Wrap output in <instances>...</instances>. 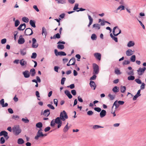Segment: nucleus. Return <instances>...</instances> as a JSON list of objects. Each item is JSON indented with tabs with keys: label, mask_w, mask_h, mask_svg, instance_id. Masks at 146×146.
Returning a JSON list of instances; mask_svg holds the SVG:
<instances>
[{
	"label": "nucleus",
	"mask_w": 146,
	"mask_h": 146,
	"mask_svg": "<svg viewBox=\"0 0 146 146\" xmlns=\"http://www.w3.org/2000/svg\"><path fill=\"white\" fill-rule=\"evenodd\" d=\"M23 74L25 78H28L30 76L29 72L27 70H26L23 72Z\"/></svg>",
	"instance_id": "nucleus-12"
},
{
	"label": "nucleus",
	"mask_w": 146,
	"mask_h": 146,
	"mask_svg": "<svg viewBox=\"0 0 146 146\" xmlns=\"http://www.w3.org/2000/svg\"><path fill=\"white\" fill-rule=\"evenodd\" d=\"M19 118V117L17 115H13L12 116V118L15 120H17Z\"/></svg>",
	"instance_id": "nucleus-58"
},
{
	"label": "nucleus",
	"mask_w": 146,
	"mask_h": 146,
	"mask_svg": "<svg viewBox=\"0 0 146 146\" xmlns=\"http://www.w3.org/2000/svg\"><path fill=\"white\" fill-rule=\"evenodd\" d=\"M63 117H64V118L66 119L68 118V116L64 110L63 111V112H61L60 113V117H59L60 118Z\"/></svg>",
	"instance_id": "nucleus-10"
},
{
	"label": "nucleus",
	"mask_w": 146,
	"mask_h": 146,
	"mask_svg": "<svg viewBox=\"0 0 146 146\" xmlns=\"http://www.w3.org/2000/svg\"><path fill=\"white\" fill-rule=\"evenodd\" d=\"M0 135L4 136L6 140L8 139L9 138V137L8 136L7 132L5 131H1L0 133Z\"/></svg>",
	"instance_id": "nucleus-7"
},
{
	"label": "nucleus",
	"mask_w": 146,
	"mask_h": 146,
	"mask_svg": "<svg viewBox=\"0 0 146 146\" xmlns=\"http://www.w3.org/2000/svg\"><path fill=\"white\" fill-rule=\"evenodd\" d=\"M115 74L119 75L121 74L120 70L118 68L115 69Z\"/></svg>",
	"instance_id": "nucleus-36"
},
{
	"label": "nucleus",
	"mask_w": 146,
	"mask_h": 146,
	"mask_svg": "<svg viewBox=\"0 0 146 146\" xmlns=\"http://www.w3.org/2000/svg\"><path fill=\"white\" fill-rule=\"evenodd\" d=\"M54 104L56 106L58 105V100L57 99H54L53 100Z\"/></svg>",
	"instance_id": "nucleus-62"
},
{
	"label": "nucleus",
	"mask_w": 146,
	"mask_h": 146,
	"mask_svg": "<svg viewBox=\"0 0 146 146\" xmlns=\"http://www.w3.org/2000/svg\"><path fill=\"white\" fill-rule=\"evenodd\" d=\"M94 55L96 59L100 60L101 59V54L99 53H95L94 54Z\"/></svg>",
	"instance_id": "nucleus-15"
},
{
	"label": "nucleus",
	"mask_w": 146,
	"mask_h": 146,
	"mask_svg": "<svg viewBox=\"0 0 146 146\" xmlns=\"http://www.w3.org/2000/svg\"><path fill=\"white\" fill-rule=\"evenodd\" d=\"M42 129H40L38 130L36 135L35 137V140H38L39 138L43 137V134L42 132Z\"/></svg>",
	"instance_id": "nucleus-3"
},
{
	"label": "nucleus",
	"mask_w": 146,
	"mask_h": 146,
	"mask_svg": "<svg viewBox=\"0 0 146 146\" xmlns=\"http://www.w3.org/2000/svg\"><path fill=\"white\" fill-rule=\"evenodd\" d=\"M55 122L57 124L58 123H62V121H61V119L59 117H56L55 119Z\"/></svg>",
	"instance_id": "nucleus-24"
},
{
	"label": "nucleus",
	"mask_w": 146,
	"mask_h": 146,
	"mask_svg": "<svg viewBox=\"0 0 146 146\" xmlns=\"http://www.w3.org/2000/svg\"><path fill=\"white\" fill-rule=\"evenodd\" d=\"M130 63V61L128 60H125L123 62V65H127L129 64Z\"/></svg>",
	"instance_id": "nucleus-45"
},
{
	"label": "nucleus",
	"mask_w": 146,
	"mask_h": 146,
	"mask_svg": "<svg viewBox=\"0 0 146 146\" xmlns=\"http://www.w3.org/2000/svg\"><path fill=\"white\" fill-rule=\"evenodd\" d=\"M135 43L132 41H130L127 44V46L128 47H131L134 46L135 45Z\"/></svg>",
	"instance_id": "nucleus-23"
},
{
	"label": "nucleus",
	"mask_w": 146,
	"mask_h": 146,
	"mask_svg": "<svg viewBox=\"0 0 146 146\" xmlns=\"http://www.w3.org/2000/svg\"><path fill=\"white\" fill-rule=\"evenodd\" d=\"M141 84L140 86L141 89L143 90L145 88V84L144 83H143Z\"/></svg>",
	"instance_id": "nucleus-61"
},
{
	"label": "nucleus",
	"mask_w": 146,
	"mask_h": 146,
	"mask_svg": "<svg viewBox=\"0 0 146 146\" xmlns=\"http://www.w3.org/2000/svg\"><path fill=\"white\" fill-rule=\"evenodd\" d=\"M76 59L74 58H72L69 60L68 63L67 64V66H69L70 65H74L75 64Z\"/></svg>",
	"instance_id": "nucleus-8"
},
{
	"label": "nucleus",
	"mask_w": 146,
	"mask_h": 146,
	"mask_svg": "<svg viewBox=\"0 0 146 146\" xmlns=\"http://www.w3.org/2000/svg\"><path fill=\"white\" fill-rule=\"evenodd\" d=\"M93 113L94 112L92 111H89L87 112V114L89 116L92 115Z\"/></svg>",
	"instance_id": "nucleus-54"
},
{
	"label": "nucleus",
	"mask_w": 146,
	"mask_h": 146,
	"mask_svg": "<svg viewBox=\"0 0 146 146\" xmlns=\"http://www.w3.org/2000/svg\"><path fill=\"white\" fill-rule=\"evenodd\" d=\"M47 106L50 108L52 110H54L55 109L54 107L51 104H48L47 105Z\"/></svg>",
	"instance_id": "nucleus-56"
},
{
	"label": "nucleus",
	"mask_w": 146,
	"mask_h": 146,
	"mask_svg": "<svg viewBox=\"0 0 146 146\" xmlns=\"http://www.w3.org/2000/svg\"><path fill=\"white\" fill-rule=\"evenodd\" d=\"M95 111L98 112H100L101 111V109L99 107H96L94 108Z\"/></svg>",
	"instance_id": "nucleus-52"
},
{
	"label": "nucleus",
	"mask_w": 146,
	"mask_h": 146,
	"mask_svg": "<svg viewBox=\"0 0 146 146\" xmlns=\"http://www.w3.org/2000/svg\"><path fill=\"white\" fill-rule=\"evenodd\" d=\"M90 85L92 88H93L94 90H95L96 87V85L95 82L92 81H90Z\"/></svg>",
	"instance_id": "nucleus-19"
},
{
	"label": "nucleus",
	"mask_w": 146,
	"mask_h": 146,
	"mask_svg": "<svg viewBox=\"0 0 146 146\" xmlns=\"http://www.w3.org/2000/svg\"><path fill=\"white\" fill-rule=\"evenodd\" d=\"M25 42V40L24 38L22 37V36L21 35L19 37L18 40V43L19 44H23Z\"/></svg>",
	"instance_id": "nucleus-11"
},
{
	"label": "nucleus",
	"mask_w": 146,
	"mask_h": 146,
	"mask_svg": "<svg viewBox=\"0 0 146 146\" xmlns=\"http://www.w3.org/2000/svg\"><path fill=\"white\" fill-rule=\"evenodd\" d=\"M22 21L28 23L29 21V19L26 17H23L22 18Z\"/></svg>",
	"instance_id": "nucleus-35"
},
{
	"label": "nucleus",
	"mask_w": 146,
	"mask_h": 146,
	"mask_svg": "<svg viewBox=\"0 0 146 146\" xmlns=\"http://www.w3.org/2000/svg\"><path fill=\"white\" fill-rule=\"evenodd\" d=\"M29 23L33 27L35 28L36 27L35 23V21L34 20H30L29 21Z\"/></svg>",
	"instance_id": "nucleus-21"
},
{
	"label": "nucleus",
	"mask_w": 146,
	"mask_h": 146,
	"mask_svg": "<svg viewBox=\"0 0 146 146\" xmlns=\"http://www.w3.org/2000/svg\"><path fill=\"white\" fill-rule=\"evenodd\" d=\"M57 1L58 3L64 4L66 3L65 0H58Z\"/></svg>",
	"instance_id": "nucleus-48"
},
{
	"label": "nucleus",
	"mask_w": 146,
	"mask_h": 146,
	"mask_svg": "<svg viewBox=\"0 0 146 146\" xmlns=\"http://www.w3.org/2000/svg\"><path fill=\"white\" fill-rule=\"evenodd\" d=\"M71 92L72 94L74 96H75L76 94V91L74 90H72L71 91Z\"/></svg>",
	"instance_id": "nucleus-63"
},
{
	"label": "nucleus",
	"mask_w": 146,
	"mask_h": 146,
	"mask_svg": "<svg viewBox=\"0 0 146 146\" xmlns=\"http://www.w3.org/2000/svg\"><path fill=\"white\" fill-rule=\"evenodd\" d=\"M58 55L61 56H66V53L63 51L58 52Z\"/></svg>",
	"instance_id": "nucleus-37"
},
{
	"label": "nucleus",
	"mask_w": 146,
	"mask_h": 146,
	"mask_svg": "<svg viewBox=\"0 0 146 146\" xmlns=\"http://www.w3.org/2000/svg\"><path fill=\"white\" fill-rule=\"evenodd\" d=\"M26 27V24L23 23L21 24L17 28V29L19 31L23 30Z\"/></svg>",
	"instance_id": "nucleus-14"
},
{
	"label": "nucleus",
	"mask_w": 146,
	"mask_h": 146,
	"mask_svg": "<svg viewBox=\"0 0 146 146\" xmlns=\"http://www.w3.org/2000/svg\"><path fill=\"white\" fill-rule=\"evenodd\" d=\"M12 131L15 135H18L21 132V130L19 125L14 126L12 128Z\"/></svg>",
	"instance_id": "nucleus-1"
},
{
	"label": "nucleus",
	"mask_w": 146,
	"mask_h": 146,
	"mask_svg": "<svg viewBox=\"0 0 146 146\" xmlns=\"http://www.w3.org/2000/svg\"><path fill=\"white\" fill-rule=\"evenodd\" d=\"M117 103V101H116L113 104V106L112 107V109L114 106H115V108L116 109L118 108L119 107V104H118Z\"/></svg>",
	"instance_id": "nucleus-33"
},
{
	"label": "nucleus",
	"mask_w": 146,
	"mask_h": 146,
	"mask_svg": "<svg viewBox=\"0 0 146 146\" xmlns=\"http://www.w3.org/2000/svg\"><path fill=\"white\" fill-rule=\"evenodd\" d=\"M121 92L122 93H124L126 90V88L125 86H121L120 88Z\"/></svg>",
	"instance_id": "nucleus-31"
},
{
	"label": "nucleus",
	"mask_w": 146,
	"mask_h": 146,
	"mask_svg": "<svg viewBox=\"0 0 146 146\" xmlns=\"http://www.w3.org/2000/svg\"><path fill=\"white\" fill-rule=\"evenodd\" d=\"M108 96L110 98V100H112L115 98V95H112L110 94H108Z\"/></svg>",
	"instance_id": "nucleus-32"
},
{
	"label": "nucleus",
	"mask_w": 146,
	"mask_h": 146,
	"mask_svg": "<svg viewBox=\"0 0 146 146\" xmlns=\"http://www.w3.org/2000/svg\"><path fill=\"white\" fill-rule=\"evenodd\" d=\"M30 72L32 76L33 77L36 74V72L35 69L34 68L31 69L30 70Z\"/></svg>",
	"instance_id": "nucleus-20"
},
{
	"label": "nucleus",
	"mask_w": 146,
	"mask_h": 146,
	"mask_svg": "<svg viewBox=\"0 0 146 146\" xmlns=\"http://www.w3.org/2000/svg\"><path fill=\"white\" fill-rule=\"evenodd\" d=\"M20 53L23 56L25 55L26 53V49H23L21 50Z\"/></svg>",
	"instance_id": "nucleus-30"
},
{
	"label": "nucleus",
	"mask_w": 146,
	"mask_h": 146,
	"mask_svg": "<svg viewBox=\"0 0 146 146\" xmlns=\"http://www.w3.org/2000/svg\"><path fill=\"white\" fill-rule=\"evenodd\" d=\"M135 77L133 76H130L128 77L127 79L129 80H134Z\"/></svg>",
	"instance_id": "nucleus-41"
},
{
	"label": "nucleus",
	"mask_w": 146,
	"mask_h": 146,
	"mask_svg": "<svg viewBox=\"0 0 146 146\" xmlns=\"http://www.w3.org/2000/svg\"><path fill=\"white\" fill-rule=\"evenodd\" d=\"M55 123H56L55 122V121H54V120H52L50 123V126L52 127L54 126L55 125Z\"/></svg>",
	"instance_id": "nucleus-59"
},
{
	"label": "nucleus",
	"mask_w": 146,
	"mask_h": 146,
	"mask_svg": "<svg viewBox=\"0 0 146 146\" xmlns=\"http://www.w3.org/2000/svg\"><path fill=\"white\" fill-rule=\"evenodd\" d=\"M60 44H65V42L64 41H59L57 44H58L57 47L58 49H63L64 48V46L63 45Z\"/></svg>",
	"instance_id": "nucleus-6"
},
{
	"label": "nucleus",
	"mask_w": 146,
	"mask_h": 146,
	"mask_svg": "<svg viewBox=\"0 0 146 146\" xmlns=\"http://www.w3.org/2000/svg\"><path fill=\"white\" fill-rule=\"evenodd\" d=\"M20 64L21 66H24L27 64V62L26 61L24 60L23 59H22L20 60Z\"/></svg>",
	"instance_id": "nucleus-25"
},
{
	"label": "nucleus",
	"mask_w": 146,
	"mask_h": 146,
	"mask_svg": "<svg viewBox=\"0 0 146 146\" xmlns=\"http://www.w3.org/2000/svg\"><path fill=\"white\" fill-rule=\"evenodd\" d=\"M93 28H94L95 29L98 30L100 29V25L98 24H94L93 25Z\"/></svg>",
	"instance_id": "nucleus-22"
},
{
	"label": "nucleus",
	"mask_w": 146,
	"mask_h": 146,
	"mask_svg": "<svg viewBox=\"0 0 146 146\" xmlns=\"http://www.w3.org/2000/svg\"><path fill=\"white\" fill-rule=\"evenodd\" d=\"M37 56V54L35 52H33L32 54V55L31 56V58H35Z\"/></svg>",
	"instance_id": "nucleus-49"
},
{
	"label": "nucleus",
	"mask_w": 146,
	"mask_h": 146,
	"mask_svg": "<svg viewBox=\"0 0 146 146\" xmlns=\"http://www.w3.org/2000/svg\"><path fill=\"white\" fill-rule=\"evenodd\" d=\"M106 112L105 110H102L100 113V116L101 118H102L106 116Z\"/></svg>",
	"instance_id": "nucleus-16"
},
{
	"label": "nucleus",
	"mask_w": 146,
	"mask_h": 146,
	"mask_svg": "<svg viewBox=\"0 0 146 146\" xmlns=\"http://www.w3.org/2000/svg\"><path fill=\"white\" fill-rule=\"evenodd\" d=\"M42 35H43V33H44L45 36H46L47 35L46 30L44 27H43L42 29Z\"/></svg>",
	"instance_id": "nucleus-38"
},
{
	"label": "nucleus",
	"mask_w": 146,
	"mask_h": 146,
	"mask_svg": "<svg viewBox=\"0 0 146 146\" xmlns=\"http://www.w3.org/2000/svg\"><path fill=\"white\" fill-rule=\"evenodd\" d=\"M136 57L135 55L131 56L130 58V60L132 62H134L135 60Z\"/></svg>",
	"instance_id": "nucleus-34"
},
{
	"label": "nucleus",
	"mask_w": 146,
	"mask_h": 146,
	"mask_svg": "<svg viewBox=\"0 0 146 146\" xmlns=\"http://www.w3.org/2000/svg\"><path fill=\"white\" fill-rule=\"evenodd\" d=\"M33 32L32 30L30 28H27L25 31V34L26 36H30L32 35Z\"/></svg>",
	"instance_id": "nucleus-5"
},
{
	"label": "nucleus",
	"mask_w": 146,
	"mask_h": 146,
	"mask_svg": "<svg viewBox=\"0 0 146 146\" xmlns=\"http://www.w3.org/2000/svg\"><path fill=\"white\" fill-rule=\"evenodd\" d=\"M146 69V68L145 67H143V68H139L137 70L138 74L139 76L142 75L144 73Z\"/></svg>",
	"instance_id": "nucleus-4"
},
{
	"label": "nucleus",
	"mask_w": 146,
	"mask_h": 146,
	"mask_svg": "<svg viewBox=\"0 0 146 146\" xmlns=\"http://www.w3.org/2000/svg\"><path fill=\"white\" fill-rule=\"evenodd\" d=\"M117 28V26L113 28V35H114L115 36H117L118 35H119L118 33H117V34H115V29Z\"/></svg>",
	"instance_id": "nucleus-39"
},
{
	"label": "nucleus",
	"mask_w": 146,
	"mask_h": 146,
	"mask_svg": "<svg viewBox=\"0 0 146 146\" xmlns=\"http://www.w3.org/2000/svg\"><path fill=\"white\" fill-rule=\"evenodd\" d=\"M36 127L40 129H41L42 127V124L41 122H39L37 123L36 125Z\"/></svg>",
	"instance_id": "nucleus-28"
},
{
	"label": "nucleus",
	"mask_w": 146,
	"mask_h": 146,
	"mask_svg": "<svg viewBox=\"0 0 146 146\" xmlns=\"http://www.w3.org/2000/svg\"><path fill=\"white\" fill-rule=\"evenodd\" d=\"M88 19L89 20V23L88 25V27H90V25L92 24L93 22V19L92 18L91 16L89 14H88Z\"/></svg>",
	"instance_id": "nucleus-18"
},
{
	"label": "nucleus",
	"mask_w": 146,
	"mask_h": 146,
	"mask_svg": "<svg viewBox=\"0 0 146 146\" xmlns=\"http://www.w3.org/2000/svg\"><path fill=\"white\" fill-rule=\"evenodd\" d=\"M68 123L63 129V131L64 133L66 132L69 129V127H68Z\"/></svg>",
	"instance_id": "nucleus-27"
},
{
	"label": "nucleus",
	"mask_w": 146,
	"mask_h": 146,
	"mask_svg": "<svg viewBox=\"0 0 146 146\" xmlns=\"http://www.w3.org/2000/svg\"><path fill=\"white\" fill-rule=\"evenodd\" d=\"M67 87L68 88L69 87L70 89H72L74 88L75 85L74 84H72L70 85V86H67Z\"/></svg>",
	"instance_id": "nucleus-60"
},
{
	"label": "nucleus",
	"mask_w": 146,
	"mask_h": 146,
	"mask_svg": "<svg viewBox=\"0 0 146 146\" xmlns=\"http://www.w3.org/2000/svg\"><path fill=\"white\" fill-rule=\"evenodd\" d=\"M103 127H102L100 125H94L93 126V128L94 129H97L101 128H103Z\"/></svg>",
	"instance_id": "nucleus-42"
},
{
	"label": "nucleus",
	"mask_w": 146,
	"mask_h": 146,
	"mask_svg": "<svg viewBox=\"0 0 146 146\" xmlns=\"http://www.w3.org/2000/svg\"><path fill=\"white\" fill-rule=\"evenodd\" d=\"M134 52V51H132L131 49H129L126 51V55L128 56H130L133 54Z\"/></svg>",
	"instance_id": "nucleus-13"
},
{
	"label": "nucleus",
	"mask_w": 146,
	"mask_h": 146,
	"mask_svg": "<svg viewBox=\"0 0 146 146\" xmlns=\"http://www.w3.org/2000/svg\"><path fill=\"white\" fill-rule=\"evenodd\" d=\"M5 140L3 137H1L0 138V143L1 144H2L5 143Z\"/></svg>",
	"instance_id": "nucleus-44"
},
{
	"label": "nucleus",
	"mask_w": 146,
	"mask_h": 146,
	"mask_svg": "<svg viewBox=\"0 0 146 146\" xmlns=\"http://www.w3.org/2000/svg\"><path fill=\"white\" fill-rule=\"evenodd\" d=\"M92 66L93 69V74H97L99 72V66L95 63L93 64Z\"/></svg>",
	"instance_id": "nucleus-2"
},
{
	"label": "nucleus",
	"mask_w": 146,
	"mask_h": 146,
	"mask_svg": "<svg viewBox=\"0 0 146 146\" xmlns=\"http://www.w3.org/2000/svg\"><path fill=\"white\" fill-rule=\"evenodd\" d=\"M127 73L128 75H133L134 74V70H133L130 71L129 72H127Z\"/></svg>",
	"instance_id": "nucleus-50"
},
{
	"label": "nucleus",
	"mask_w": 146,
	"mask_h": 146,
	"mask_svg": "<svg viewBox=\"0 0 146 146\" xmlns=\"http://www.w3.org/2000/svg\"><path fill=\"white\" fill-rule=\"evenodd\" d=\"M50 114V110L48 109L45 110L43 113V115L46 117H48Z\"/></svg>",
	"instance_id": "nucleus-17"
},
{
	"label": "nucleus",
	"mask_w": 146,
	"mask_h": 146,
	"mask_svg": "<svg viewBox=\"0 0 146 146\" xmlns=\"http://www.w3.org/2000/svg\"><path fill=\"white\" fill-rule=\"evenodd\" d=\"M21 120L25 123H28L29 122V120L27 117H26L25 118H23Z\"/></svg>",
	"instance_id": "nucleus-40"
},
{
	"label": "nucleus",
	"mask_w": 146,
	"mask_h": 146,
	"mask_svg": "<svg viewBox=\"0 0 146 146\" xmlns=\"http://www.w3.org/2000/svg\"><path fill=\"white\" fill-rule=\"evenodd\" d=\"M96 74H94L90 78V80H95L96 78Z\"/></svg>",
	"instance_id": "nucleus-53"
},
{
	"label": "nucleus",
	"mask_w": 146,
	"mask_h": 146,
	"mask_svg": "<svg viewBox=\"0 0 146 146\" xmlns=\"http://www.w3.org/2000/svg\"><path fill=\"white\" fill-rule=\"evenodd\" d=\"M91 38L93 40H95L96 39L97 36L95 34H93L92 35Z\"/></svg>",
	"instance_id": "nucleus-46"
},
{
	"label": "nucleus",
	"mask_w": 146,
	"mask_h": 146,
	"mask_svg": "<svg viewBox=\"0 0 146 146\" xmlns=\"http://www.w3.org/2000/svg\"><path fill=\"white\" fill-rule=\"evenodd\" d=\"M112 90L114 93L118 92L119 91V88L116 86H115L113 88Z\"/></svg>",
	"instance_id": "nucleus-26"
},
{
	"label": "nucleus",
	"mask_w": 146,
	"mask_h": 146,
	"mask_svg": "<svg viewBox=\"0 0 146 146\" xmlns=\"http://www.w3.org/2000/svg\"><path fill=\"white\" fill-rule=\"evenodd\" d=\"M19 21L18 20H17L15 21V27H17L20 24Z\"/></svg>",
	"instance_id": "nucleus-43"
},
{
	"label": "nucleus",
	"mask_w": 146,
	"mask_h": 146,
	"mask_svg": "<svg viewBox=\"0 0 146 146\" xmlns=\"http://www.w3.org/2000/svg\"><path fill=\"white\" fill-rule=\"evenodd\" d=\"M120 9H121V10H124L125 9L124 6L122 5H120L117 8V10H118Z\"/></svg>",
	"instance_id": "nucleus-55"
},
{
	"label": "nucleus",
	"mask_w": 146,
	"mask_h": 146,
	"mask_svg": "<svg viewBox=\"0 0 146 146\" xmlns=\"http://www.w3.org/2000/svg\"><path fill=\"white\" fill-rule=\"evenodd\" d=\"M7 41V39L6 38H4L1 40V43L2 44H5Z\"/></svg>",
	"instance_id": "nucleus-64"
},
{
	"label": "nucleus",
	"mask_w": 146,
	"mask_h": 146,
	"mask_svg": "<svg viewBox=\"0 0 146 146\" xmlns=\"http://www.w3.org/2000/svg\"><path fill=\"white\" fill-rule=\"evenodd\" d=\"M33 44L32 45V47L33 48H36L38 46V43H36V40L35 38H33L32 39Z\"/></svg>",
	"instance_id": "nucleus-9"
},
{
	"label": "nucleus",
	"mask_w": 146,
	"mask_h": 146,
	"mask_svg": "<svg viewBox=\"0 0 146 146\" xmlns=\"http://www.w3.org/2000/svg\"><path fill=\"white\" fill-rule=\"evenodd\" d=\"M66 78H62L61 80V84L62 85H64V82L66 80Z\"/></svg>",
	"instance_id": "nucleus-57"
},
{
	"label": "nucleus",
	"mask_w": 146,
	"mask_h": 146,
	"mask_svg": "<svg viewBox=\"0 0 146 146\" xmlns=\"http://www.w3.org/2000/svg\"><path fill=\"white\" fill-rule=\"evenodd\" d=\"M17 143L19 144H21L24 143V141L22 138H19L18 139Z\"/></svg>",
	"instance_id": "nucleus-29"
},
{
	"label": "nucleus",
	"mask_w": 146,
	"mask_h": 146,
	"mask_svg": "<svg viewBox=\"0 0 146 146\" xmlns=\"http://www.w3.org/2000/svg\"><path fill=\"white\" fill-rule=\"evenodd\" d=\"M135 81L136 82L139 84H141L142 83L141 80L139 79H135Z\"/></svg>",
	"instance_id": "nucleus-51"
},
{
	"label": "nucleus",
	"mask_w": 146,
	"mask_h": 146,
	"mask_svg": "<svg viewBox=\"0 0 146 146\" xmlns=\"http://www.w3.org/2000/svg\"><path fill=\"white\" fill-rule=\"evenodd\" d=\"M78 4L77 3H76L75 4L74 7L73 8V10L74 11H76L77 10V9H79V8L78 7Z\"/></svg>",
	"instance_id": "nucleus-47"
}]
</instances>
